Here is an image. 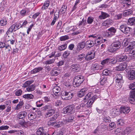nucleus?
Returning <instances> with one entry per match:
<instances>
[{"label":"nucleus","mask_w":135,"mask_h":135,"mask_svg":"<svg viewBox=\"0 0 135 135\" xmlns=\"http://www.w3.org/2000/svg\"><path fill=\"white\" fill-rule=\"evenodd\" d=\"M132 130L131 127H127L124 130L123 132L125 134H127L131 132Z\"/></svg>","instance_id":"obj_37"},{"label":"nucleus","mask_w":135,"mask_h":135,"mask_svg":"<svg viewBox=\"0 0 135 135\" xmlns=\"http://www.w3.org/2000/svg\"><path fill=\"white\" fill-rule=\"evenodd\" d=\"M126 64L123 62L121 63L118 66L116 67V69L118 71H121L124 70L126 67Z\"/></svg>","instance_id":"obj_17"},{"label":"nucleus","mask_w":135,"mask_h":135,"mask_svg":"<svg viewBox=\"0 0 135 135\" xmlns=\"http://www.w3.org/2000/svg\"><path fill=\"white\" fill-rule=\"evenodd\" d=\"M122 13H119L115 15L114 17V19L115 20H119L121 19L122 18Z\"/></svg>","instance_id":"obj_46"},{"label":"nucleus","mask_w":135,"mask_h":135,"mask_svg":"<svg viewBox=\"0 0 135 135\" xmlns=\"http://www.w3.org/2000/svg\"><path fill=\"white\" fill-rule=\"evenodd\" d=\"M54 18L51 24V26H53L54 25L57 19L59 17V12H55L54 14Z\"/></svg>","instance_id":"obj_20"},{"label":"nucleus","mask_w":135,"mask_h":135,"mask_svg":"<svg viewBox=\"0 0 135 135\" xmlns=\"http://www.w3.org/2000/svg\"><path fill=\"white\" fill-rule=\"evenodd\" d=\"M113 113H114L115 115H118V114H119V113H121L120 109H119L114 108L113 109Z\"/></svg>","instance_id":"obj_53"},{"label":"nucleus","mask_w":135,"mask_h":135,"mask_svg":"<svg viewBox=\"0 0 135 135\" xmlns=\"http://www.w3.org/2000/svg\"><path fill=\"white\" fill-rule=\"evenodd\" d=\"M43 69V68L41 67L36 68L32 70L31 73L32 74H35L42 71Z\"/></svg>","instance_id":"obj_26"},{"label":"nucleus","mask_w":135,"mask_h":135,"mask_svg":"<svg viewBox=\"0 0 135 135\" xmlns=\"http://www.w3.org/2000/svg\"><path fill=\"white\" fill-rule=\"evenodd\" d=\"M7 23V21L5 19L1 20L0 21V24L2 26L6 25Z\"/></svg>","instance_id":"obj_61"},{"label":"nucleus","mask_w":135,"mask_h":135,"mask_svg":"<svg viewBox=\"0 0 135 135\" xmlns=\"http://www.w3.org/2000/svg\"><path fill=\"white\" fill-rule=\"evenodd\" d=\"M50 2L49 1H46L44 3L42 9V10L46 9H47L48 7L49 6Z\"/></svg>","instance_id":"obj_36"},{"label":"nucleus","mask_w":135,"mask_h":135,"mask_svg":"<svg viewBox=\"0 0 135 135\" xmlns=\"http://www.w3.org/2000/svg\"><path fill=\"white\" fill-rule=\"evenodd\" d=\"M91 69L92 70L94 71L99 69H100V68L99 65L97 63H95L93 64L91 67Z\"/></svg>","instance_id":"obj_28"},{"label":"nucleus","mask_w":135,"mask_h":135,"mask_svg":"<svg viewBox=\"0 0 135 135\" xmlns=\"http://www.w3.org/2000/svg\"><path fill=\"white\" fill-rule=\"evenodd\" d=\"M107 36L108 37H110L115 35L116 32V29L114 27H111L107 30Z\"/></svg>","instance_id":"obj_8"},{"label":"nucleus","mask_w":135,"mask_h":135,"mask_svg":"<svg viewBox=\"0 0 135 135\" xmlns=\"http://www.w3.org/2000/svg\"><path fill=\"white\" fill-rule=\"evenodd\" d=\"M85 47V42L84 41H82L78 43L77 45V47L76 50V53L78 52L80 50L83 49L84 47Z\"/></svg>","instance_id":"obj_11"},{"label":"nucleus","mask_w":135,"mask_h":135,"mask_svg":"<svg viewBox=\"0 0 135 135\" xmlns=\"http://www.w3.org/2000/svg\"><path fill=\"white\" fill-rule=\"evenodd\" d=\"M94 45L93 41L88 40L85 42V47L88 48H90L93 46Z\"/></svg>","instance_id":"obj_23"},{"label":"nucleus","mask_w":135,"mask_h":135,"mask_svg":"<svg viewBox=\"0 0 135 135\" xmlns=\"http://www.w3.org/2000/svg\"><path fill=\"white\" fill-rule=\"evenodd\" d=\"M27 113L25 112H20L17 115V118L19 120V123L21 126L25 127H30L33 123L29 121L25 122L24 120Z\"/></svg>","instance_id":"obj_1"},{"label":"nucleus","mask_w":135,"mask_h":135,"mask_svg":"<svg viewBox=\"0 0 135 135\" xmlns=\"http://www.w3.org/2000/svg\"><path fill=\"white\" fill-rule=\"evenodd\" d=\"M51 109H53V107L52 105H46L42 108L43 110L48 111L50 110Z\"/></svg>","instance_id":"obj_27"},{"label":"nucleus","mask_w":135,"mask_h":135,"mask_svg":"<svg viewBox=\"0 0 135 135\" xmlns=\"http://www.w3.org/2000/svg\"><path fill=\"white\" fill-rule=\"evenodd\" d=\"M69 38V37L67 35L61 37L60 38V40L61 41H64L68 40Z\"/></svg>","instance_id":"obj_64"},{"label":"nucleus","mask_w":135,"mask_h":135,"mask_svg":"<svg viewBox=\"0 0 135 135\" xmlns=\"http://www.w3.org/2000/svg\"><path fill=\"white\" fill-rule=\"evenodd\" d=\"M110 119L111 118L109 117L104 116L103 120L105 122L109 123L111 122Z\"/></svg>","instance_id":"obj_62"},{"label":"nucleus","mask_w":135,"mask_h":135,"mask_svg":"<svg viewBox=\"0 0 135 135\" xmlns=\"http://www.w3.org/2000/svg\"><path fill=\"white\" fill-rule=\"evenodd\" d=\"M117 61L116 60L112 59L111 58H108L103 60L101 62V64L103 65L105 64H114L116 63Z\"/></svg>","instance_id":"obj_7"},{"label":"nucleus","mask_w":135,"mask_h":135,"mask_svg":"<svg viewBox=\"0 0 135 135\" xmlns=\"http://www.w3.org/2000/svg\"><path fill=\"white\" fill-rule=\"evenodd\" d=\"M36 104L37 107H40L43 105V102L42 100H40L36 102Z\"/></svg>","instance_id":"obj_56"},{"label":"nucleus","mask_w":135,"mask_h":135,"mask_svg":"<svg viewBox=\"0 0 135 135\" xmlns=\"http://www.w3.org/2000/svg\"><path fill=\"white\" fill-rule=\"evenodd\" d=\"M129 40L127 39H124L123 41L122 45L123 46H126L127 45H129Z\"/></svg>","instance_id":"obj_49"},{"label":"nucleus","mask_w":135,"mask_h":135,"mask_svg":"<svg viewBox=\"0 0 135 135\" xmlns=\"http://www.w3.org/2000/svg\"><path fill=\"white\" fill-rule=\"evenodd\" d=\"M36 134L37 135H49L42 128H40L36 131Z\"/></svg>","instance_id":"obj_15"},{"label":"nucleus","mask_w":135,"mask_h":135,"mask_svg":"<svg viewBox=\"0 0 135 135\" xmlns=\"http://www.w3.org/2000/svg\"><path fill=\"white\" fill-rule=\"evenodd\" d=\"M121 43L119 41H115L112 44L111 47L108 49V51L110 52H113L120 48Z\"/></svg>","instance_id":"obj_2"},{"label":"nucleus","mask_w":135,"mask_h":135,"mask_svg":"<svg viewBox=\"0 0 135 135\" xmlns=\"http://www.w3.org/2000/svg\"><path fill=\"white\" fill-rule=\"evenodd\" d=\"M128 77V79L130 80H133L135 79V70H131Z\"/></svg>","instance_id":"obj_18"},{"label":"nucleus","mask_w":135,"mask_h":135,"mask_svg":"<svg viewBox=\"0 0 135 135\" xmlns=\"http://www.w3.org/2000/svg\"><path fill=\"white\" fill-rule=\"evenodd\" d=\"M70 69L74 72H78L80 70V68L78 64H75L71 65Z\"/></svg>","instance_id":"obj_14"},{"label":"nucleus","mask_w":135,"mask_h":135,"mask_svg":"<svg viewBox=\"0 0 135 135\" xmlns=\"http://www.w3.org/2000/svg\"><path fill=\"white\" fill-rule=\"evenodd\" d=\"M70 54V51H65L63 54V56L64 58H66Z\"/></svg>","instance_id":"obj_57"},{"label":"nucleus","mask_w":135,"mask_h":135,"mask_svg":"<svg viewBox=\"0 0 135 135\" xmlns=\"http://www.w3.org/2000/svg\"><path fill=\"white\" fill-rule=\"evenodd\" d=\"M132 11L130 9H129L126 11L124 12L123 13V15L126 16H128L132 15Z\"/></svg>","instance_id":"obj_32"},{"label":"nucleus","mask_w":135,"mask_h":135,"mask_svg":"<svg viewBox=\"0 0 135 135\" xmlns=\"http://www.w3.org/2000/svg\"><path fill=\"white\" fill-rule=\"evenodd\" d=\"M128 24L130 26L135 25V18L134 17L129 18L128 20Z\"/></svg>","instance_id":"obj_25"},{"label":"nucleus","mask_w":135,"mask_h":135,"mask_svg":"<svg viewBox=\"0 0 135 135\" xmlns=\"http://www.w3.org/2000/svg\"><path fill=\"white\" fill-rule=\"evenodd\" d=\"M113 20L111 19H107L106 20L104 21L102 23L103 26L107 28L109 27L110 26L113 24Z\"/></svg>","instance_id":"obj_13"},{"label":"nucleus","mask_w":135,"mask_h":135,"mask_svg":"<svg viewBox=\"0 0 135 135\" xmlns=\"http://www.w3.org/2000/svg\"><path fill=\"white\" fill-rule=\"evenodd\" d=\"M60 90V88L58 86H56L54 88L52 89L53 93L55 94H58Z\"/></svg>","instance_id":"obj_42"},{"label":"nucleus","mask_w":135,"mask_h":135,"mask_svg":"<svg viewBox=\"0 0 135 135\" xmlns=\"http://www.w3.org/2000/svg\"><path fill=\"white\" fill-rule=\"evenodd\" d=\"M56 122V123L55 125V126L57 128L61 127L63 124H64L63 122L60 121H57Z\"/></svg>","instance_id":"obj_47"},{"label":"nucleus","mask_w":135,"mask_h":135,"mask_svg":"<svg viewBox=\"0 0 135 135\" xmlns=\"http://www.w3.org/2000/svg\"><path fill=\"white\" fill-rule=\"evenodd\" d=\"M66 44H64L59 46L58 47V49L60 51H61L64 50L66 49Z\"/></svg>","instance_id":"obj_52"},{"label":"nucleus","mask_w":135,"mask_h":135,"mask_svg":"<svg viewBox=\"0 0 135 135\" xmlns=\"http://www.w3.org/2000/svg\"><path fill=\"white\" fill-rule=\"evenodd\" d=\"M23 97L26 99H32L34 97V95L31 94H26L23 95Z\"/></svg>","instance_id":"obj_30"},{"label":"nucleus","mask_w":135,"mask_h":135,"mask_svg":"<svg viewBox=\"0 0 135 135\" xmlns=\"http://www.w3.org/2000/svg\"><path fill=\"white\" fill-rule=\"evenodd\" d=\"M108 83L107 78H104L102 79L100 81V84L102 85H105Z\"/></svg>","instance_id":"obj_38"},{"label":"nucleus","mask_w":135,"mask_h":135,"mask_svg":"<svg viewBox=\"0 0 135 135\" xmlns=\"http://www.w3.org/2000/svg\"><path fill=\"white\" fill-rule=\"evenodd\" d=\"M81 90L84 93L85 95H86L89 91V89L87 88H83Z\"/></svg>","instance_id":"obj_59"},{"label":"nucleus","mask_w":135,"mask_h":135,"mask_svg":"<svg viewBox=\"0 0 135 135\" xmlns=\"http://www.w3.org/2000/svg\"><path fill=\"white\" fill-rule=\"evenodd\" d=\"M129 45L131 47V48L134 49L133 47L135 46V42L129 41Z\"/></svg>","instance_id":"obj_63"},{"label":"nucleus","mask_w":135,"mask_h":135,"mask_svg":"<svg viewBox=\"0 0 135 135\" xmlns=\"http://www.w3.org/2000/svg\"><path fill=\"white\" fill-rule=\"evenodd\" d=\"M119 29L122 32L126 35H128V36L131 33L132 30V28L127 26L125 24H123L121 25Z\"/></svg>","instance_id":"obj_4"},{"label":"nucleus","mask_w":135,"mask_h":135,"mask_svg":"<svg viewBox=\"0 0 135 135\" xmlns=\"http://www.w3.org/2000/svg\"><path fill=\"white\" fill-rule=\"evenodd\" d=\"M55 112V111L54 109H51L50 110L47 111V112L45 114V117L46 118L50 117Z\"/></svg>","instance_id":"obj_21"},{"label":"nucleus","mask_w":135,"mask_h":135,"mask_svg":"<svg viewBox=\"0 0 135 135\" xmlns=\"http://www.w3.org/2000/svg\"><path fill=\"white\" fill-rule=\"evenodd\" d=\"M130 110L129 108L128 107H126L124 106H122L120 107V111L121 113H123L126 114L129 112Z\"/></svg>","instance_id":"obj_16"},{"label":"nucleus","mask_w":135,"mask_h":135,"mask_svg":"<svg viewBox=\"0 0 135 135\" xmlns=\"http://www.w3.org/2000/svg\"><path fill=\"white\" fill-rule=\"evenodd\" d=\"M111 71L107 69L104 70L102 73L103 75H108L110 73Z\"/></svg>","instance_id":"obj_48"},{"label":"nucleus","mask_w":135,"mask_h":135,"mask_svg":"<svg viewBox=\"0 0 135 135\" xmlns=\"http://www.w3.org/2000/svg\"><path fill=\"white\" fill-rule=\"evenodd\" d=\"M76 28V27L75 28L74 26H68L66 28L65 31L67 32H70L71 31H75Z\"/></svg>","instance_id":"obj_29"},{"label":"nucleus","mask_w":135,"mask_h":135,"mask_svg":"<svg viewBox=\"0 0 135 135\" xmlns=\"http://www.w3.org/2000/svg\"><path fill=\"white\" fill-rule=\"evenodd\" d=\"M82 111L80 104L76 106V109H75V114H77L78 112H80Z\"/></svg>","instance_id":"obj_50"},{"label":"nucleus","mask_w":135,"mask_h":135,"mask_svg":"<svg viewBox=\"0 0 135 135\" xmlns=\"http://www.w3.org/2000/svg\"><path fill=\"white\" fill-rule=\"evenodd\" d=\"M62 21H59L56 26L57 29L59 30L62 28Z\"/></svg>","instance_id":"obj_58"},{"label":"nucleus","mask_w":135,"mask_h":135,"mask_svg":"<svg viewBox=\"0 0 135 135\" xmlns=\"http://www.w3.org/2000/svg\"><path fill=\"white\" fill-rule=\"evenodd\" d=\"M22 93V91L21 89L17 90L15 92V95L17 96H20L21 95Z\"/></svg>","instance_id":"obj_60"},{"label":"nucleus","mask_w":135,"mask_h":135,"mask_svg":"<svg viewBox=\"0 0 135 135\" xmlns=\"http://www.w3.org/2000/svg\"><path fill=\"white\" fill-rule=\"evenodd\" d=\"M74 96V93L71 92H67V100L71 99Z\"/></svg>","instance_id":"obj_45"},{"label":"nucleus","mask_w":135,"mask_h":135,"mask_svg":"<svg viewBox=\"0 0 135 135\" xmlns=\"http://www.w3.org/2000/svg\"><path fill=\"white\" fill-rule=\"evenodd\" d=\"M110 17V15L108 13L102 12L101 15L99 16V18L100 19H104Z\"/></svg>","instance_id":"obj_24"},{"label":"nucleus","mask_w":135,"mask_h":135,"mask_svg":"<svg viewBox=\"0 0 135 135\" xmlns=\"http://www.w3.org/2000/svg\"><path fill=\"white\" fill-rule=\"evenodd\" d=\"M93 93L91 92H89L88 93L86 94L85 97L84 98V101L85 102H86L88 99L92 97H93Z\"/></svg>","instance_id":"obj_22"},{"label":"nucleus","mask_w":135,"mask_h":135,"mask_svg":"<svg viewBox=\"0 0 135 135\" xmlns=\"http://www.w3.org/2000/svg\"><path fill=\"white\" fill-rule=\"evenodd\" d=\"M24 104L23 101H20L18 104L16 105V107L15 108L16 110H18L21 109Z\"/></svg>","instance_id":"obj_31"},{"label":"nucleus","mask_w":135,"mask_h":135,"mask_svg":"<svg viewBox=\"0 0 135 135\" xmlns=\"http://www.w3.org/2000/svg\"><path fill=\"white\" fill-rule=\"evenodd\" d=\"M32 81H27L25 82L23 84L22 87L24 88H26L30 86V85L32 84L33 82Z\"/></svg>","instance_id":"obj_41"},{"label":"nucleus","mask_w":135,"mask_h":135,"mask_svg":"<svg viewBox=\"0 0 135 135\" xmlns=\"http://www.w3.org/2000/svg\"><path fill=\"white\" fill-rule=\"evenodd\" d=\"M95 52L94 51H91L88 52L85 57V59L88 61L94 58Z\"/></svg>","instance_id":"obj_10"},{"label":"nucleus","mask_w":135,"mask_h":135,"mask_svg":"<svg viewBox=\"0 0 135 135\" xmlns=\"http://www.w3.org/2000/svg\"><path fill=\"white\" fill-rule=\"evenodd\" d=\"M74 119L73 116H69L68 118L65 119V124L68 123H69L72 122Z\"/></svg>","instance_id":"obj_33"},{"label":"nucleus","mask_w":135,"mask_h":135,"mask_svg":"<svg viewBox=\"0 0 135 135\" xmlns=\"http://www.w3.org/2000/svg\"><path fill=\"white\" fill-rule=\"evenodd\" d=\"M84 80V77L81 75L76 76L74 78L73 81V85L75 87L79 86Z\"/></svg>","instance_id":"obj_3"},{"label":"nucleus","mask_w":135,"mask_h":135,"mask_svg":"<svg viewBox=\"0 0 135 135\" xmlns=\"http://www.w3.org/2000/svg\"><path fill=\"white\" fill-rule=\"evenodd\" d=\"M81 109V111H84L86 110L87 108L88 107L86 103H82L80 104Z\"/></svg>","instance_id":"obj_35"},{"label":"nucleus","mask_w":135,"mask_h":135,"mask_svg":"<svg viewBox=\"0 0 135 135\" xmlns=\"http://www.w3.org/2000/svg\"><path fill=\"white\" fill-rule=\"evenodd\" d=\"M85 57V55L83 54H81L78 56L77 60L80 61H81Z\"/></svg>","instance_id":"obj_51"},{"label":"nucleus","mask_w":135,"mask_h":135,"mask_svg":"<svg viewBox=\"0 0 135 135\" xmlns=\"http://www.w3.org/2000/svg\"><path fill=\"white\" fill-rule=\"evenodd\" d=\"M129 100L131 103L135 104V89L131 92Z\"/></svg>","instance_id":"obj_12"},{"label":"nucleus","mask_w":135,"mask_h":135,"mask_svg":"<svg viewBox=\"0 0 135 135\" xmlns=\"http://www.w3.org/2000/svg\"><path fill=\"white\" fill-rule=\"evenodd\" d=\"M114 79L115 80L116 83L119 84V87L122 86V83L123 82L122 76L120 74H115L114 75Z\"/></svg>","instance_id":"obj_6"},{"label":"nucleus","mask_w":135,"mask_h":135,"mask_svg":"<svg viewBox=\"0 0 135 135\" xmlns=\"http://www.w3.org/2000/svg\"><path fill=\"white\" fill-rule=\"evenodd\" d=\"M94 18L91 17H89L87 19V22L88 24H91L94 21Z\"/></svg>","instance_id":"obj_54"},{"label":"nucleus","mask_w":135,"mask_h":135,"mask_svg":"<svg viewBox=\"0 0 135 135\" xmlns=\"http://www.w3.org/2000/svg\"><path fill=\"white\" fill-rule=\"evenodd\" d=\"M51 73L52 75L53 76H56L59 73V70H56L55 69H53Z\"/></svg>","instance_id":"obj_43"},{"label":"nucleus","mask_w":135,"mask_h":135,"mask_svg":"<svg viewBox=\"0 0 135 135\" xmlns=\"http://www.w3.org/2000/svg\"><path fill=\"white\" fill-rule=\"evenodd\" d=\"M99 95H94L93 97L88 99V101L86 103L89 107H91L94 101L97 98Z\"/></svg>","instance_id":"obj_9"},{"label":"nucleus","mask_w":135,"mask_h":135,"mask_svg":"<svg viewBox=\"0 0 135 135\" xmlns=\"http://www.w3.org/2000/svg\"><path fill=\"white\" fill-rule=\"evenodd\" d=\"M127 58V57L126 55L118 56L117 57V61L120 62L123 61L125 60Z\"/></svg>","instance_id":"obj_19"},{"label":"nucleus","mask_w":135,"mask_h":135,"mask_svg":"<svg viewBox=\"0 0 135 135\" xmlns=\"http://www.w3.org/2000/svg\"><path fill=\"white\" fill-rule=\"evenodd\" d=\"M35 89V86L32 84L27 87L26 88V90L28 92H31L34 91Z\"/></svg>","instance_id":"obj_34"},{"label":"nucleus","mask_w":135,"mask_h":135,"mask_svg":"<svg viewBox=\"0 0 135 135\" xmlns=\"http://www.w3.org/2000/svg\"><path fill=\"white\" fill-rule=\"evenodd\" d=\"M67 7L65 5H63L60 9V11L62 13H65L66 11Z\"/></svg>","instance_id":"obj_55"},{"label":"nucleus","mask_w":135,"mask_h":135,"mask_svg":"<svg viewBox=\"0 0 135 135\" xmlns=\"http://www.w3.org/2000/svg\"><path fill=\"white\" fill-rule=\"evenodd\" d=\"M67 92L64 91L62 92L61 97L63 100H67Z\"/></svg>","instance_id":"obj_39"},{"label":"nucleus","mask_w":135,"mask_h":135,"mask_svg":"<svg viewBox=\"0 0 135 135\" xmlns=\"http://www.w3.org/2000/svg\"><path fill=\"white\" fill-rule=\"evenodd\" d=\"M87 24L86 20L83 18L81 21H80L78 24L79 26H84Z\"/></svg>","instance_id":"obj_44"},{"label":"nucleus","mask_w":135,"mask_h":135,"mask_svg":"<svg viewBox=\"0 0 135 135\" xmlns=\"http://www.w3.org/2000/svg\"><path fill=\"white\" fill-rule=\"evenodd\" d=\"M36 117V115L34 113L30 114L28 115V118L30 120H33Z\"/></svg>","instance_id":"obj_40"},{"label":"nucleus","mask_w":135,"mask_h":135,"mask_svg":"<svg viewBox=\"0 0 135 135\" xmlns=\"http://www.w3.org/2000/svg\"><path fill=\"white\" fill-rule=\"evenodd\" d=\"M75 105L74 104L71 105L64 108L63 109V112L64 114L69 113L73 114L75 112Z\"/></svg>","instance_id":"obj_5"}]
</instances>
